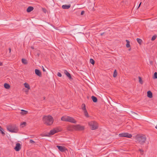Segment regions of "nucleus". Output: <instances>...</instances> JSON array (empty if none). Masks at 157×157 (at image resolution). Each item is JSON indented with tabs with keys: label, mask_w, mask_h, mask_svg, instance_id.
I'll use <instances>...</instances> for the list:
<instances>
[{
	"label": "nucleus",
	"mask_w": 157,
	"mask_h": 157,
	"mask_svg": "<svg viewBox=\"0 0 157 157\" xmlns=\"http://www.w3.org/2000/svg\"><path fill=\"white\" fill-rule=\"evenodd\" d=\"M42 120L44 124L47 125H51L54 121L52 117L50 115L44 116L42 118Z\"/></svg>",
	"instance_id": "obj_1"
},
{
	"label": "nucleus",
	"mask_w": 157,
	"mask_h": 157,
	"mask_svg": "<svg viewBox=\"0 0 157 157\" xmlns=\"http://www.w3.org/2000/svg\"><path fill=\"white\" fill-rule=\"evenodd\" d=\"M135 140L136 142L143 145L146 142V138L144 135L138 134L136 136Z\"/></svg>",
	"instance_id": "obj_2"
},
{
	"label": "nucleus",
	"mask_w": 157,
	"mask_h": 157,
	"mask_svg": "<svg viewBox=\"0 0 157 157\" xmlns=\"http://www.w3.org/2000/svg\"><path fill=\"white\" fill-rule=\"evenodd\" d=\"M88 123L91 129L94 130L98 129V123L96 122L95 121H91L89 122Z\"/></svg>",
	"instance_id": "obj_3"
},
{
	"label": "nucleus",
	"mask_w": 157,
	"mask_h": 157,
	"mask_svg": "<svg viewBox=\"0 0 157 157\" xmlns=\"http://www.w3.org/2000/svg\"><path fill=\"white\" fill-rule=\"evenodd\" d=\"M7 128L8 130L12 132H17L18 131L17 128L16 126L12 125L9 126Z\"/></svg>",
	"instance_id": "obj_4"
},
{
	"label": "nucleus",
	"mask_w": 157,
	"mask_h": 157,
	"mask_svg": "<svg viewBox=\"0 0 157 157\" xmlns=\"http://www.w3.org/2000/svg\"><path fill=\"white\" fill-rule=\"evenodd\" d=\"M119 136L120 137H126L130 138L132 137V135L127 132H124L119 134Z\"/></svg>",
	"instance_id": "obj_5"
},
{
	"label": "nucleus",
	"mask_w": 157,
	"mask_h": 157,
	"mask_svg": "<svg viewBox=\"0 0 157 157\" xmlns=\"http://www.w3.org/2000/svg\"><path fill=\"white\" fill-rule=\"evenodd\" d=\"M60 130H57L53 129L51 130L50 132L48 133V134H47L44 135V136H48L50 135H52L54 134L55 133L60 131Z\"/></svg>",
	"instance_id": "obj_6"
},
{
	"label": "nucleus",
	"mask_w": 157,
	"mask_h": 157,
	"mask_svg": "<svg viewBox=\"0 0 157 157\" xmlns=\"http://www.w3.org/2000/svg\"><path fill=\"white\" fill-rule=\"evenodd\" d=\"M74 128L77 130H82L84 129V127L78 124L74 126Z\"/></svg>",
	"instance_id": "obj_7"
},
{
	"label": "nucleus",
	"mask_w": 157,
	"mask_h": 157,
	"mask_svg": "<svg viewBox=\"0 0 157 157\" xmlns=\"http://www.w3.org/2000/svg\"><path fill=\"white\" fill-rule=\"evenodd\" d=\"M56 147L58 148L59 150L62 152H65L67 150V149L64 147L57 145Z\"/></svg>",
	"instance_id": "obj_8"
},
{
	"label": "nucleus",
	"mask_w": 157,
	"mask_h": 157,
	"mask_svg": "<svg viewBox=\"0 0 157 157\" xmlns=\"http://www.w3.org/2000/svg\"><path fill=\"white\" fill-rule=\"evenodd\" d=\"M131 115L132 117L135 119H137L139 118L138 115L135 112H131Z\"/></svg>",
	"instance_id": "obj_9"
},
{
	"label": "nucleus",
	"mask_w": 157,
	"mask_h": 157,
	"mask_svg": "<svg viewBox=\"0 0 157 157\" xmlns=\"http://www.w3.org/2000/svg\"><path fill=\"white\" fill-rule=\"evenodd\" d=\"M21 149V146L20 144L19 143H17L16 145V146L14 149L16 151H19Z\"/></svg>",
	"instance_id": "obj_10"
},
{
	"label": "nucleus",
	"mask_w": 157,
	"mask_h": 157,
	"mask_svg": "<svg viewBox=\"0 0 157 157\" xmlns=\"http://www.w3.org/2000/svg\"><path fill=\"white\" fill-rule=\"evenodd\" d=\"M68 122L74 124H75L77 122L76 121L74 118L69 116Z\"/></svg>",
	"instance_id": "obj_11"
},
{
	"label": "nucleus",
	"mask_w": 157,
	"mask_h": 157,
	"mask_svg": "<svg viewBox=\"0 0 157 157\" xmlns=\"http://www.w3.org/2000/svg\"><path fill=\"white\" fill-rule=\"evenodd\" d=\"M64 73L70 79H72V78L71 75V74L66 70H64Z\"/></svg>",
	"instance_id": "obj_12"
},
{
	"label": "nucleus",
	"mask_w": 157,
	"mask_h": 157,
	"mask_svg": "<svg viewBox=\"0 0 157 157\" xmlns=\"http://www.w3.org/2000/svg\"><path fill=\"white\" fill-rule=\"evenodd\" d=\"M69 116H64L62 117L61 118V120L63 121H68Z\"/></svg>",
	"instance_id": "obj_13"
},
{
	"label": "nucleus",
	"mask_w": 157,
	"mask_h": 157,
	"mask_svg": "<svg viewBox=\"0 0 157 157\" xmlns=\"http://www.w3.org/2000/svg\"><path fill=\"white\" fill-rule=\"evenodd\" d=\"M35 71V74L36 75H37L39 77H41V73L39 70L36 69Z\"/></svg>",
	"instance_id": "obj_14"
},
{
	"label": "nucleus",
	"mask_w": 157,
	"mask_h": 157,
	"mask_svg": "<svg viewBox=\"0 0 157 157\" xmlns=\"http://www.w3.org/2000/svg\"><path fill=\"white\" fill-rule=\"evenodd\" d=\"M71 6L70 4L68 5H63L62 6V7L63 9H69Z\"/></svg>",
	"instance_id": "obj_15"
},
{
	"label": "nucleus",
	"mask_w": 157,
	"mask_h": 157,
	"mask_svg": "<svg viewBox=\"0 0 157 157\" xmlns=\"http://www.w3.org/2000/svg\"><path fill=\"white\" fill-rule=\"evenodd\" d=\"M21 112L20 113V114L22 115H26L28 113L27 111L23 109H21Z\"/></svg>",
	"instance_id": "obj_16"
},
{
	"label": "nucleus",
	"mask_w": 157,
	"mask_h": 157,
	"mask_svg": "<svg viewBox=\"0 0 157 157\" xmlns=\"http://www.w3.org/2000/svg\"><path fill=\"white\" fill-rule=\"evenodd\" d=\"M147 96L148 97L151 98L152 97V94L150 91H148L147 92Z\"/></svg>",
	"instance_id": "obj_17"
},
{
	"label": "nucleus",
	"mask_w": 157,
	"mask_h": 157,
	"mask_svg": "<svg viewBox=\"0 0 157 157\" xmlns=\"http://www.w3.org/2000/svg\"><path fill=\"white\" fill-rule=\"evenodd\" d=\"M34 8L32 6H29L27 9V11L28 12H30L33 10Z\"/></svg>",
	"instance_id": "obj_18"
},
{
	"label": "nucleus",
	"mask_w": 157,
	"mask_h": 157,
	"mask_svg": "<svg viewBox=\"0 0 157 157\" xmlns=\"http://www.w3.org/2000/svg\"><path fill=\"white\" fill-rule=\"evenodd\" d=\"M91 98L93 101L94 102H96L98 101V99L97 98L94 96H92L91 97Z\"/></svg>",
	"instance_id": "obj_19"
},
{
	"label": "nucleus",
	"mask_w": 157,
	"mask_h": 157,
	"mask_svg": "<svg viewBox=\"0 0 157 157\" xmlns=\"http://www.w3.org/2000/svg\"><path fill=\"white\" fill-rule=\"evenodd\" d=\"M4 87L6 89H9L10 87V86L7 83H5L4 84Z\"/></svg>",
	"instance_id": "obj_20"
},
{
	"label": "nucleus",
	"mask_w": 157,
	"mask_h": 157,
	"mask_svg": "<svg viewBox=\"0 0 157 157\" xmlns=\"http://www.w3.org/2000/svg\"><path fill=\"white\" fill-rule=\"evenodd\" d=\"M136 40H137V42H138V43L140 45H141L142 44V40L141 39L139 38H137L136 39Z\"/></svg>",
	"instance_id": "obj_21"
},
{
	"label": "nucleus",
	"mask_w": 157,
	"mask_h": 157,
	"mask_svg": "<svg viewBox=\"0 0 157 157\" xmlns=\"http://www.w3.org/2000/svg\"><path fill=\"white\" fill-rule=\"evenodd\" d=\"M81 108L83 111L86 110V105L84 103H83L81 105Z\"/></svg>",
	"instance_id": "obj_22"
},
{
	"label": "nucleus",
	"mask_w": 157,
	"mask_h": 157,
	"mask_svg": "<svg viewBox=\"0 0 157 157\" xmlns=\"http://www.w3.org/2000/svg\"><path fill=\"white\" fill-rule=\"evenodd\" d=\"M22 62L25 64H27L28 63L27 60L25 59H21Z\"/></svg>",
	"instance_id": "obj_23"
},
{
	"label": "nucleus",
	"mask_w": 157,
	"mask_h": 157,
	"mask_svg": "<svg viewBox=\"0 0 157 157\" xmlns=\"http://www.w3.org/2000/svg\"><path fill=\"white\" fill-rule=\"evenodd\" d=\"M126 41L127 42V44H126V47L127 48L130 47V41L127 40H126Z\"/></svg>",
	"instance_id": "obj_24"
},
{
	"label": "nucleus",
	"mask_w": 157,
	"mask_h": 157,
	"mask_svg": "<svg viewBox=\"0 0 157 157\" xmlns=\"http://www.w3.org/2000/svg\"><path fill=\"white\" fill-rule=\"evenodd\" d=\"M83 112H84V114L85 116H86V117H89V114L88 113V112H87L86 110H85V111H84Z\"/></svg>",
	"instance_id": "obj_25"
},
{
	"label": "nucleus",
	"mask_w": 157,
	"mask_h": 157,
	"mask_svg": "<svg viewBox=\"0 0 157 157\" xmlns=\"http://www.w3.org/2000/svg\"><path fill=\"white\" fill-rule=\"evenodd\" d=\"M24 86L25 88H27L28 89H30V87L29 84L27 83H25L24 84Z\"/></svg>",
	"instance_id": "obj_26"
},
{
	"label": "nucleus",
	"mask_w": 157,
	"mask_h": 157,
	"mask_svg": "<svg viewBox=\"0 0 157 157\" xmlns=\"http://www.w3.org/2000/svg\"><path fill=\"white\" fill-rule=\"evenodd\" d=\"M26 123L25 122H24L20 124V125L21 127L23 128L25 127L26 125Z\"/></svg>",
	"instance_id": "obj_27"
},
{
	"label": "nucleus",
	"mask_w": 157,
	"mask_h": 157,
	"mask_svg": "<svg viewBox=\"0 0 157 157\" xmlns=\"http://www.w3.org/2000/svg\"><path fill=\"white\" fill-rule=\"evenodd\" d=\"M117 75V70H115L113 72V77L114 78L116 77Z\"/></svg>",
	"instance_id": "obj_28"
},
{
	"label": "nucleus",
	"mask_w": 157,
	"mask_h": 157,
	"mask_svg": "<svg viewBox=\"0 0 157 157\" xmlns=\"http://www.w3.org/2000/svg\"><path fill=\"white\" fill-rule=\"evenodd\" d=\"M90 62L93 65H94L95 63L94 60L92 59H90Z\"/></svg>",
	"instance_id": "obj_29"
},
{
	"label": "nucleus",
	"mask_w": 157,
	"mask_h": 157,
	"mask_svg": "<svg viewBox=\"0 0 157 157\" xmlns=\"http://www.w3.org/2000/svg\"><path fill=\"white\" fill-rule=\"evenodd\" d=\"M139 79V82L141 84H142L143 83V82L142 81V78L141 77L139 76L138 77Z\"/></svg>",
	"instance_id": "obj_30"
},
{
	"label": "nucleus",
	"mask_w": 157,
	"mask_h": 157,
	"mask_svg": "<svg viewBox=\"0 0 157 157\" xmlns=\"http://www.w3.org/2000/svg\"><path fill=\"white\" fill-rule=\"evenodd\" d=\"M153 78L154 79H157V72H155L153 76Z\"/></svg>",
	"instance_id": "obj_31"
},
{
	"label": "nucleus",
	"mask_w": 157,
	"mask_h": 157,
	"mask_svg": "<svg viewBox=\"0 0 157 157\" xmlns=\"http://www.w3.org/2000/svg\"><path fill=\"white\" fill-rule=\"evenodd\" d=\"M156 36L154 35L152 37L151 40L152 41L154 40H155V39L156 38Z\"/></svg>",
	"instance_id": "obj_32"
},
{
	"label": "nucleus",
	"mask_w": 157,
	"mask_h": 157,
	"mask_svg": "<svg viewBox=\"0 0 157 157\" xmlns=\"http://www.w3.org/2000/svg\"><path fill=\"white\" fill-rule=\"evenodd\" d=\"M57 75L59 77H61L62 76V74L60 72H58L57 73Z\"/></svg>",
	"instance_id": "obj_33"
},
{
	"label": "nucleus",
	"mask_w": 157,
	"mask_h": 157,
	"mask_svg": "<svg viewBox=\"0 0 157 157\" xmlns=\"http://www.w3.org/2000/svg\"><path fill=\"white\" fill-rule=\"evenodd\" d=\"M139 151L140 152V154L141 155H143V152H144L143 150H142L141 149H139Z\"/></svg>",
	"instance_id": "obj_34"
},
{
	"label": "nucleus",
	"mask_w": 157,
	"mask_h": 157,
	"mask_svg": "<svg viewBox=\"0 0 157 157\" xmlns=\"http://www.w3.org/2000/svg\"><path fill=\"white\" fill-rule=\"evenodd\" d=\"M67 129L69 131H71L72 130V129L70 127H68L67 128Z\"/></svg>",
	"instance_id": "obj_35"
},
{
	"label": "nucleus",
	"mask_w": 157,
	"mask_h": 157,
	"mask_svg": "<svg viewBox=\"0 0 157 157\" xmlns=\"http://www.w3.org/2000/svg\"><path fill=\"white\" fill-rule=\"evenodd\" d=\"M29 142L30 143H35V142L32 140H30Z\"/></svg>",
	"instance_id": "obj_36"
},
{
	"label": "nucleus",
	"mask_w": 157,
	"mask_h": 157,
	"mask_svg": "<svg viewBox=\"0 0 157 157\" xmlns=\"http://www.w3.org/2000/svg\"><path fill=\"white\" fill-rule=\"evenodd\" d=\"M84 12H84V11H81V15H83V14L84 13Z\"/></svg>",
	"instance_id": "obj_37"
},
{
	"label": "nucleus",
	"mask_w": 157,
	"mask_h": 157,
	"mask_svg": "<svg viewBox=\"0 0 157 157\" xmlns=\"http://www.w3.org/2000/svg\"><path fill=\"white\" fill-rule=\"evenodd\" d=\"M3 130H2V131H0L1 132V133L3 135H5V133L4 132H3Z\"/></svg>",
	"instance_id": "obj_38"
},
{
	"label": "nucleus",
	"mask_w": 157,
	"mask_h": 157,
	"mask_svg": "<svg viewBox=\"0 0 157 157\" xmlns=\"http://www.w3.org/2000/svg\"><path fill=\"white\" fill-rule=\"evenodd\" d=\"M40 55V53L38 52L36 53V55L38 57Z\"/></svg>",
	"instance_id": "obj_39"
},
{
	"label": "nucleus",
	"mask_w": 157,
	"mask_h": 157,
	"mask_svg": "<svg viewBox=\"0 0 157 157\" xmlns=\"http://www.w3.org/2000/svg\"><path fill=\"white\" fill-rule=\"evenodd\" d=\"M43 67V71L44 72H45L46 71L45 70L44 68L43 67Z\"/></svg>",
	"instance_id": "obj_40"
},
{
	"label": "nucleus",
	"mask_w": 157,
	"mask_h": 157,
	"mask_svg": "<svg viewBox=\"0 0 157 157\" xmlns=\"http://www.w3.org/2000/svg\"><path fill=\"white\" fill-rule=\"evenodd\" d=\"M3 65L2 63L0 61V66H2Z\"/></svg>",
	"instance_id": "obj_41"
},
{
	"label": "nucleus",
	"mask_w": 157,
	"mask_h": 157,
	"mask_svg": "<svg viewBox=\"0 0 157 157\" xmlns=\"http://www.w3.org/2000/svg\"><path fill=\"white\" fill-rule=\"evenodd\" d=\"M105 33H101L100 34V35L102 36Z\"/></svg>",
	"instance_id": "obj_42"
},
{
	"label": "nucleus",
	"mask_w": 157,
	"mask_h": 157,
	"mask_svg": "<svg viewBox=\"0 0 157 157\" xmlns=\"http://www.w3.org/2000/svg\"><path fill=\"white\" fill-rule=\"evenodd\" d=\"M2 130H3V128H2L0 126V131H2Z\"/></svg>",
	"instance_id": "obj_43"
},
{
	"label": "nucleus",
	"mask_w": 157,
	"mask_h": 157,
	"mask_svg": "<svg viewBox=\"0 0 157 157\" xmlns=\"http://www.w3.org/2000/svg\"><path fill=\"white\" fill-rule=\"evenodd\" d=\"M141 2H140V4H139V6H138V8H139L140 6V5H141Z\"/></svg>",
	"instance_id": "obj_44"
},
{
	"label": "nucleus",
	"mask_w": 157,
	"mask_h": 157,
	"mask_svg": "<svg viewBox=\"0 0 157 157\" xmlns=\"http://www.w3.org/2000/svg\"><path fill=\"white\" fill-rule=\"evenodd\" d=\"M9 52H11V48H9Z\"/></svg>",
	"instance_id": "obj_45"
},
{
	"label": "nucleus",
	"mask_w": 157,
	"mask_h": 157,
	"mask_svg": "<svg viewBox=\"0 0 157 157\" xmlns=\"http://www.w3.org/2000/svg\"><path fill=\"white\" fill-rule=\"evenodd\" d=\"M155 128L157 129V125H156V126L155 127Z\"/></svg>",
	"instance_id": "obj_46"
},
{
	"label": "nucleus",
	"mask_w": 157,
	"mask_h": 157,
	"mask_svg": "<svg viewBox=\"0 0 157 157\" xmlns=\"http://www.w3.org/2000/svg\"><path fill=\"white\" fill-rule=\"evenodd\" d=\"M45 98L44 97H43V99L44 100L45 99Z\"/></svg>",
	"instance_id": "obj_47"
},
{
	"label": "nucleus",
	"mask_w": 157,
	"mask_h": 157,
	"mask_svg": "<svg viewBox=\"0 0 157 157\" xmlns=\"http://www.w3.org/2000/svg\"><path fill=\"white\" fill-rule=\"evenodd\" d=\"M128 50H129V51H130L131 50V48L129 49H128Z\"/></svg>",
	"instance_id": "obj_48"
},
{
	"label": "nucleus",
	"mask_w": 157,
	"mask_h": 157,
	"mask_svg": "<svg viewBox=\"0 0 157 157\" xmlns=\"http://www.w3.org/2000/svg\"><path fill=\"white\" fill-rule=\"evenodd\" d=\"M32 48L33 49V48L32 47Z\"/></svg>",
	"instance_id": "obj_49"
},
{
	"label": "nucleus",
	"mask_w": 157,
	"mask_h": 157,
	"mask_svg": "<svg viewBox=\"0 0 157 157\" xmlns=\"http://www.w3.org/2000/svg\"><path fill=\"white\" fill-rule=\"evenodd\" d=\"M44 9V10H45V9Z\"/></svg>",
	"instance_id": "obj_50"
}]
</instances>
